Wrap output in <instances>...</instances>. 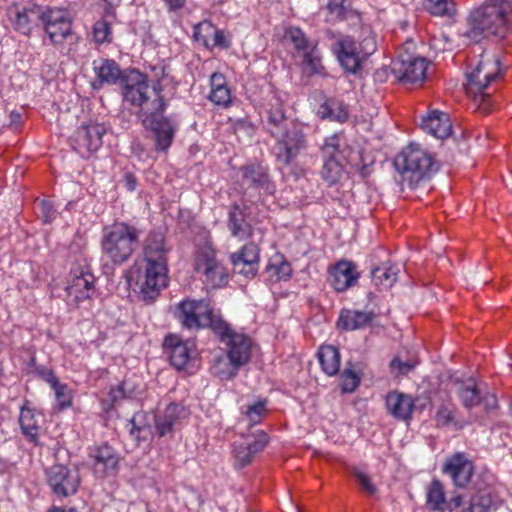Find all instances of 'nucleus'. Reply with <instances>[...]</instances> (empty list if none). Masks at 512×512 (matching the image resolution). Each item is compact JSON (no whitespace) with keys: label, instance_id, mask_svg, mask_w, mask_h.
Masks as SVG:
<instances>
[{"label":"nucleus","instance_id":"39","mask_svg":"<svg viewBox=\"0 0 512 512\" xmlns=\"http://www.w3.org/2000/svg\"><path fill=\"white\" fill-rule=\"evenodd\" d=\"M327 21L344 20L352 11V0H329L326 5Z\"/></svg>","mask_w":512,"mask_h":512},{"label":"nucleus","instance_id":"24","mask_svg":"<svg viewBox=\"0 0 512 512\" xmlns=\"http://www.w3.org/2000/svg\"><path fill=\"white\" fill-rule=\"evenodd\" d=\"M242 183L248 188L263 191L267 195L274 193L275 188L270 180L268 169L260 164H249L241 167Z\"/></svg>","mask_w":512,"mask_h":512},{"label":"nucleus","instance_id":"26","mask_svg":"<svg viewBox=\"0 0 512 512\" xmlns=\"http://www.w3.org/2000/svg\"><path fill=\"white\" fill-rule=\"evenodd\" d=\"M294 123L285 115L283 103L279 96L273 95L269 102V108L266 110V120L264 121L266 131L274 137L280 135L281 131Z\"/></svg>","mask_w":512,"mask_h":512},{"label":"nucleus","instance_id":"7","mask_svg":"<svg viewBox=\"0 0 512 512\" xmlns=\"http://www.w3.org/2000/svg\"><path fill=\"white\" fill-rule=\"evenodd\" d=\"M121 85L124 101L140 108L139 118L146 115L147 108H149L148 112L166 108V102L160 93L161 89L157 87L150 89L143 74L132 71Z\"/></svg>","mask_w":512,"mask_h":512},{"label":"nucleus","instance_id":"59","mask_svg":"<svg viewBox=\"0 0 512 512\" xmlns=\"http://www.w3.org/2000/svg\"><path fill=\"white\" fill-rule=\"evenodd\" d=\"M214 45L222 48H228L230 46V41L227 40L224 32L221 30H215L214 32Z\"/></svg>","mask_w":512,"mask_h":512},{"label":"nucleus","instance_id":"5","mask_svg":"<svg viewBox=\"0 0 512 512\" xmlns=\"http://www.w3.org/2000/svg\"><path fill=\"white\" fill-rule=\"evenodd\" d=\"M394 167L401 176V184L411 189L430 179L438 170L432 155L416 144L408 145L396 156Z\"/></svg>","mask_w":512,"mask_h":512},{"label":"nucleus","instance_id":"36","mask_svg":"<svg viewBox=\"0 0 512 512\" xmlns=\"http://www.w3.org/2000/svg\"><path fill=\"white\" fill-rule=\"evenodd\" d=\"M398 273L397 266L383 264L371 271V278L375 285L390 288L397 281Z\"/></svg>","mask_w":512,"mask_h":512},{"label":"nucleus","instance_id":"22","mask_svg":"<svg viewBox=\"0 0 512 512\" xmlns=\"http://www.w3.org/2000/svg\"><path fill=\"white\" fill-rule=\"evenodd\" d=\"M443 472L452 478L455 486L466 488L474 475V467L463 453H456L445 462Z\"/></svg>","mask_w":512,"mask_h":512},{"label":"nucleus","instance_id":"60","mask_svg":"<svg viewBox=\"0 0 512 512\" xmlns=\"http://www.w3.org/2000/svg\"><path fill=\"white\" fill-rule=\"evenodd\" d=\"M481 403L484 404L487 410H493L497 408V398L493 394L482 395Z\"/></svg>","mask_w":512,"mask_h":512},{"label":"nucleus","instance_id":"27","mask_svg":"<svg viewBox=\"0 0 512 512\" xmlns=\"http://www.w3.org/2000/svg\"><path fill=\"white\" fill-rule=\"evenodd\" d=\"M359 278L355 265L351 261L341 260L329 272V282L337 292H343L355 285Z\"/></svg>","mask_w":512,"mask_h":512},{"label":"nucleus","instance_id":"19","mask_svg":"<svg viewBox=\"0 0 512 512\" xmlns=\"http://www.w3.org/2000/svg\"><path fill=\"white\" fill-rule=\"evenodd\" d=\"M465 501V494H456L448 501L445 498L444 487L439 480L434 479L427 491V505L433 511L438 512H458L463 508Z\"/></svg>","mask_w":512,"mask_h":512},{"label":"nucleus","instance_id":"14","mask_svg":"<svg viewBox=\"0 0 512 512\" xmlns=\"http://www.w3.org/2000/svg\"><path fill=\"white\" fill-rule=\"evenodd\" d=\"M105 133L106 128L102 124L81 125L71 137L72 147L82 158H88L102 146Z\"/></svg>","mask_w":512,"mask_h":512},{"label":"nucleus","instance_id":"2","mask_svg":"<svg viewBox=\"0 0 512 512\" xmlns=\"http://www.w3.org/2000/svg\"><path fill=\"white\" fill-rule=\"evenodd\" d=\"M512 23V0H488L469 18L465 35L478 42L489 36L504 37Z\"/></svg>","mask_w":512,"mask_h":512},{"label":"nucleus","instance_id":"56","mask_svg":"<svg viewBox=\"0 0 512 512\" xmlns=\"http://www.w3.org/2000/svg\"><path fill=\"white\" fill-rule=\"evenodd\" d=\"M38 209L45 222H51L55 218V209L49 201H40L38 204Z\"/></svg>","mask_w":512,"mask_h":512},{"label":"nucleus","instance_id":"28","mask_svg":"<svg viewBox=\"0 0 512 512\" xmlns=\"http://www.w3.org/2000/svg\"><path fill=\"white\" fill-rule=\"evenodd\" d=\"M91 457L94 459V472L98 476L105 477L117 472L120 459L111 446L104 444L95 448Z\"/></svg>","mask_w":512,"mask_h":512},{"label":"nucleus","instance_id":"40","mask_svg":"<svg viewBox=\"0 0 512 512\" xmlns=\"http://www.w3.org/2000/svg\"><path fill=\"white\" fill-rule=\"evenodd\" d=\"M302 57V69L309 76L322 74L324 66L322 65L321 55L317 46L312 47L309 51L301 55Z\"/></svg>","mask_w":512,"mask_h":512},{"label":"nucleus","instance_id":"17","mask_svg":"<svg viewBox=\"0 0 512 512\" xmlns=\"http://www.w3.org/2000/svg\"><path fill=\"white\" fill-rule=\"evenodd\" d=\"M188 414V410L183 405L169 404L162 412L155 415L156 434L159 437L172 438Z\"/></svg>","mask_w":512,"mask_h":512},{"label":"nucleus","instance_id":"41","mask_svg":"<svg viewBox=\"0 0 512 512\" xmlns=\"http://www.w3.org/2000/svg\"><path fill=\"white\" fill-rule=\"evenodd\" d=\"M322 113L331 120L343 123L348 119V111L346 106L341 102H331L322 107Z\"/></svg>","mask_w":512,"mask_h":512},{"label":"nucleus","instance_id":"8","mask_svg":"<svg viewBox=\"0 0 512 512\" xmlns=\"http://www.w3.org/2000/svg\"><path fill=\"white\" fill-rule=\"evenodd\" d=\"M469 485L474 493L469 497L465 495L466 503L458 512H490L501 502L494 487V477L489 472L474 474Z\"/></svg>","mask_w":512,"mask_h":512},{"label":"nucleus","instance_id":"52","mask_svg":"<svg viewBox=\"0 0 512 512\" xmlns=\"http://www.w3.org/2000/svg\"><path fill=\"white\" fill-rule=\"evenodd\" d=\"M55 392V397L61 406V408H67L70 407L72 404L70 391L65 384H61L59 381L56 383V385H53L51 387Z\"/></svg>","mask_w":512,"mask_h":512},{"label":"nucleus","instance_id":"58","mask_svg":"<svg viewBox=\"0 0 512 512\" xmlns=\"http://www.w3.org/2000/svg\"><path fill=\"white\" fill-rule=\"evenodd\" d=\"M109 396H110L112 402L115 403L121 399L127 398L129 395H127V393L125 391V384L122 383L120 385L112 387L110 389Z\"/></svg>","mask_w":512,"mask_h":512},{"label":"nucleus","instance_id":"15","mask_svg":"<svg viewBox=\"0 0 512 512\" xmlns=\"http://www.w3.org/2000/svg\"><path fill=\"white\" fill-rule=\"evenodd\" d=\"M427 67L425 58L402 54L392 63V72L399 82L415 85L424 81Z\"/></svg>","mask_w":512,"mask_h":512},{"label":"nucleus","instance_id":"31","mask_svg":"<svg viewBox=\"0 0 512 512\" xmlns=\"http://www.w3.org/2000/svg\"><path fill=\"white\" fill-rule=\"evenodd\" d=\"M421 128L438 139H445L452 132L449 115L439 110H432L423 117Z\"/></svg>","mask_w":512,"mask_h":512},{"label":"nucleus","instance_id":"62","mask_svg":"<svg viewBox=\"0 0 512 512\" xmlns=\"http://www.w3.org/2000/svg\"><path fill=\"white\" fill-rule=\"evenodd\" d=\"M170 11H176L181 9L186 0H164Z\"/></svg>","mask_w":512,"mask_h":512},{"label":"nucleus","instance_id":"47","mask_svg":"<svg viewBox=\"0 0 512 512\" xmlns=\"http://www.w3.org/2000/svg\"><path fill=\"white\" fill-rule=\"evenodd\" d=\"M93 36L97 43L111 42V25L108 21L98 20L93 26Z\"/></svg>","mask_w":512,"mask_h":512},{"label":"nucleus","instance_id":"46","mask_svg":"<svg viewBox=\"0 0 512 512\" xmlns=\"http://www.w3.org/2000/svg\"><path fill=\"white\" fill-rule=\"evenodd\" d=\"M425 8L433 15L444 16L450 14L453 2L451 0H425Z\"/></svg>","mask_w":512,"mask_h":512},{"label":"nucleus","instance_id":"54","mask_svg":"<svg viewBox=\"0 0 512 512\" xmlns=\"http://www.w3.org/2000/svg\"><path fill=\"white\" fill-rule=\"evenodd\" d=\"M145 414L143 412L135 413L132 417L130 424V434L136 438H140V434L146 430V425L143 423Z\"/></svg>","mask_w":512,"mask_h":512},{"label":"nucleus","instance_id":"6","mask_svg":"<svg viewBox=\"0 0 512 512\" xmlns=\"http://www.w3.org/2000/svg\"><path fill=\"white\" fill-rule=\"evenodd\" d=\"M500 61L496 57H484L477 65L466 73L467 93L472 94L478 101V109L482 113H488L491 110L490 95L484 91L492 82L500 78Z\"/></svg>","mask_w":512,"mask_h":512},{"label":"nucleus","instance_id":"13","mask_svg":"<svg viewBox=\"0 0 512 512\" xmlns=\"http://www.w3.org/2000/svg\"><path fill=\"white\" fill-rule=\"evenodd\" d=\"M44 8L37 4L28 6L13 4L7 9V15L16 32L30 37L33 30L39 27L45 15Z\"/></svg>","mask_w":512,"mask_h":512},{"label":"nucleus","instance_id":"10","mask_svg":"<svg viewBox=\"0 0 512 512\" xmlns=\"http://www.w3.org/2000/svg\"><path fill=\"white\" fill-rule=\"evenodd\" d=\"M273 138L276 140L273 153L277 161L283 165L292 163L307 148L306 135L297 123L290 125L281 131L280 135H275Z\"/></svg>","mask_w":512,"mask_h":512},{"label":"nucleus","instance_id":"63","mask_svg":"<svg viewBox=\"0 0 512 512\" xmlns=\"http://www.w3.org/2000/svg\"><path fill=\"white\" fill-rule=\"evenodd\" d=\"M125 184L128 190L133 191L136 188V179L132 174L125 175Z\"/></svg>","mask_w":512,"mask_h":512},{"label":"nucleus","instance_id":"53","mask_svg":"<svg viewBox=\"0 0 512 512\" xmlns=\"http://www.w3.org/2000/svg\"><path fill=\"white\" fill-rule=\"evenodd\" d=\"M352 474L356 478L358 484L361 486L363 492L368 495H374L376 493L377 488L372 483L371 478L367 474L360 471L359 469H354Z\"/></svg>","mask_w":512,"mask_h":512},{"label":"nucleus","instance_id":"37","mask_svg":"<svg viewBox=\"0 0 512 512\" xmlns=\"http://www.w3.org/2000/svg\"><path fill=\"white\" fill-rule=\"evenodd\" d=\"M19 422L22 433L26 438L30 442L37 444L39 439V425L35 412L31 409H22Z\"/></svg>","mask_w":512,"mask_h":512},{"label":"nucleus","instance_id":"64","mask_svg":"<svg viewBox=\"0 0 512 512\" xmlns=\"http://www.w3.org/2000/svg\"><path fill=\"white\" fill-rule=\"evenodd\" d=\"M48 512H78V511L76 509H74V508L64 509V508H61V507H53Z\"/></svg>","mask_w":512,"mask_h":512},{"label":"nucleus","instance_id":"20","mask_svg":"<svg viewBox=\"0 0 512 512\" xmlns=\"http://www.w3.org/2000/svg\"><path fill=\"white\" fill-rule=\"evenodd\" d=\"M332 51L346 72L351 74L358 72L362 61L356 43L351 37L338 38L332 45Z\"/></svg>","mask_w":512,"mask_h":512},{"label":"nucleus","instance_id":"55","mask_svg":"<svg viewBox=\"0 0 512 512\" xmlns=\"http://www.w3.org/2000/svg\"><path fill=\"white\" fill-rule=\"evenodd\" d=\"M435 418L438 426H447L453 421V413L448 407L441 406Z\"/></svg>","mask_w":512,"mask_h":512},{"label":"nucleus","instance_id":"33","mask_svg":"<svg viewBox=\"0 0 512 512\" xmlns=\"http://www.w3.org/2000/svg\"><path fill=\"white\" fill-rule=\"evenodd\" d=\"M456 392L466 408H472L481 403L482 392L473 379L467 381H457Z\"/></svg>","mask_w":512,"mask_h":512},{"label":"nucleus","instance_id":"18","mask_svg":"<svg viewBox=\"0 0 512 512\" xmlns=\"http://www.w3.org/2000/svg\"><path fill=\"white\" fill-rule=\"evenodd\" d=\"M94 275L82 267L72 269L70 280L66 287L68 297L75 303L90 298L94 291Z\"/></svg>","mask_w":512,"mask_h":512},{"label":"nucleus","instance_id":"45","mask_svg":"<svg viewBox=\"0 0 512 512\" xmlns=\"http://www.w3.org/2000/svg\"><path fill=\"white\" fill-rule=\"evenodd\" d=\"M230 259L235 273L241 274L246 278H252L256 275L258 271L257 266L246 263L239 255H231Z\"/></svg>","mask_w":512,"mask_h":512},{"label":"nucleus","instance_id":"34","mask_svg":"<svg viewBox=\"0 0 512 512\" xmlns=\"http://www.w3.org/2000/svg\"><path fill=\"white\" fill-rule=\"evenodd\" d=\"M211 91L209 99L218 106L227 107L231 102L230 89L221 73H213L210 78Z\"/></svg>","mask_w":512,"mask_h":512},{"label":"nucleus","instance_id":"1","mask_svg":"<svg viewBox=\"0 0 512 512\" xmlns=\"http://www.w3.org/2000/svg\"><path fill=\"white\" fill-rule=\"evenodd\" d=\"M175 315L187 329L210 328L219 337L220 342L226 345L230 366L227 370H216V376L220 380L233 379L239 368L250 360V338L232 330L214 313L208 301L184 300L178 304Z\"/></svg>","mask_w":512,"mask_h":512},{"label":"nucleus","instance_id":"3","mask_svg":"<svg viewBox=\"0 0 512 512\" xmlns=\"http://www.w3.org/2000/svg\"><path fill=\"white\" fill-rule=\"evenodd\" d=\"M167 252L164 236L161 233L150 234L145 246V275L140 284L144 301H153L167 286Z\"/></svg>","mask_w":512,"mask_h":512},{"label":"nucleus","instance_id":"11","mask_svg":"<svg viewBox=\"0 0 512 512\" xmlns=\"http://www.w3.org/2000/svg\"><path fill=\"white\" fill-rule=\"evenodd\" d=\"M194 269L205 277L212 287H221L227 283L228 273L224 265L217 260L215 250L205 245L200 247L194 259Z\"/></svg>","mask_w":512,"mask_h":512},{"label":"nucleus","instance_id":"21","mask_svg":"<svg viewBox=\"0 0 512 512\" xmlns=\"http://www.w3.org/2000/svg\"><path fill=\"white\" fill-rule=\"evenodd\" d=\"M163 346L171 365L177 370L186 368L194 357V345L188 341H182L176 335L165 337Z\"/></svg>","mask_w":512,"mask_h":512},{"label":"nucleus","instance_id":"29","mask_svg":"<svg viewBox=\"0 0 512 512\" xmlns=\"http://www.w3.org/2000/svg\"><path fill=\"white\" fill-rule=\"evenodd\" d=\"M385 405L388 413L397 420L408 421L416 408L411 395L391 391L387 394Z\"/></svg>","mask_w":512,"mask_h":512},{"label":"nucleus","instance_id":"43","mask_svg":"<svg viewBox=\"0 0 512 512\" xmlns=\"http://www.w3.org/2000/svg\"><path fill=\"white\" fill-rule=\"evenodd\" d=\"M266 271L271 276H276V280H287L292 274V268L288 261L285 259H276L274 262L269 263Z\"/></svg>","mask_w":512,"mask_h":512},{"label":"nucleus","instance_id":"30","mask_svg":"<svg viewBox=\"0 0 512 512\" xmlns=\"http://www.w3.org/2000/svg\"><path fill=\"white\" fill-rule=\"evenodd\" d=\"M246 209L245 206L242 208L240 205L234 204L228 215L227 227L231 235L239 240H246L253 234V227L247 220Z\"/></svg>","mask_w":512,"mask_h":512},{"label":"nucleus","instance_id":"48","mask_svg":"<svg viewBox=\"0 0 512 512\" xmlns=\"http://www.w3.org/2000/svg\"><path fill=\"white\" fill-rule=\"evenodd\" d=\"M232 255H239L241 259L245 260L250 265L258 267L259 262V248L254 243L245 244L241 250L233 253Z\"/></svg>","mask_w":512,"mask_h":512},{"label":"nucleus","instance_id":"9","mask_svg":"<svg viewBox=\"0 0 512 512\" xmlns=\"http://www.w3.org/2000/svg\"><path fill=\"white\" fill-rule=\"evenodd\" d=\"M166 108H160L146 111V115L140 118L142 125L152 134L154 140V150L157 152H167L173 143L177 123L163 115ZM146 110H149L147 108Z\"/></svg>","mask_w":512,"mask_h":512},{"label":"nucleus","instance_id":"49","mask_svg":"<svg viewBox=\"0 0 512 512\" xmlns=\"http://www.w3.org/2000/svg\"><path fill=\"white\" fill-rule=\"evenodd\" d=\"M266 402L257 401L254 404L248 405L245 414L252 425H256L261 422L262 417L266 413Z\"/></svg>","mask_w":512,"mask_h":512},{"label":"nucleus","instance_id":"4","mask_svg":"<svg viewBox=\"0 0 512 512\" xmlns=\"http://www.w3.org/2000/svg\"><path fill=\"white\" fill-rule=\"evenodd\" d=\"M141 230L126 222H115L102 230L101 253L105 263L120 266L140 245Z\"/></svg>","mask_w":512,"mask_h":512},{"label":"nucleus","instance_id":"12","mask_svg":"<svg viewBox=\"0 0 512 512\" xmlns=\"http://www.w3.org/2000/svg\"><path fill=\"white\" fill-rule=\"evenodd\" d=\"M47 484L58 497H67L77 492L80 485V474L63 464H55L46 469Z\"/></svg>","mask_w":512,"mask_h":512},{"label":"nucleus","instance_id":"25","mask_svg":"<svg viewBox=\"0 0 512 512\" xmlns=\"http://www.w3.org/2000/svg\"><path fill=\"white\" fill-rule=\"evenodd\" d=\"M93 70L96 79L92 82L94 89H100L103 85H114L118 81L121 83L127 76L123 74L119 65L111 59L100 58L93 61Z\"/></svg>","mask_w":512,"mask_h":512},{"label":"nucleus","instance_id":"16","mask_svg":"<svg viewBox=\"0 0 512 512\" xmlns=\"http://www.w3.org/2000/svg\"><path fill=\"white\" fill-rule=\"evenodd\" d=\"M41 23L50 41L57 45L71 35L72 22L67 11L57 8H44Z\"/></svg>","mask_w":512,"mask_h":512},{"label":"nucleus","instance_id":"38","mask_svg":"<svg viewBox=\"0 0 512 512\" xmlns=\"http://www.w3.org/2000/svg\"><path fill=\"white\" fill-rule=\"evenodd\" d=\"M285 39L293 45L300 56L312 49V47L317 46V42L308 39L305 33L298 27L288 28L285 31Z\"/></svg>","mask_w":512,"mask_h":512},{"label":"nucleus","instance_id":"50","mask_svg":"<svg viewBox=\"0 0 512 512\" xmlns=\"http://www.w3.org/2000/svg\"><path fill=\"white\" fill-rule=\"evenodd\" d=\"M360 384V378L350 368H346L341 374V386L344 392H353Z\"/></svg>","mask_w":512,"mask_h":512},{"label":"nucleus","instance_id":"51","mask_svg":"<svg viewBox=\"0 0 512 512\" xmlns=\"http://www.w3.org/2000/svg\"><path fill=\"white\" fill-rule=\"evenodd\" d=\"M357 49L361 56V61L365 60L376 51V40L370 31L362 38Z\"/></svg>","mask_w":512,"mask_h":512},{"label":"nucleus","instance_id":"23","mask_svg":"<svg viewBox=\"0 0 512 512\" xmlns=\"http://www.w3.org/2000/svg\"><path fill=\"white\" fill-rule=\"evenodd\" d=\"M268 443L267 434L258 433L253 439L247 438L240 442L234 443L235 466L243 468L249 465L255 455L261 452Z\"/></svg>","mask_w":512,"mask_h":512},{"label":"nucleus","instance_id":"57","mask_svg":"<svg viewBox=\"0 0 512 512\" xmlns=\"http://www.w3.org/2000/svg\"><path fill=\"white\" fill-rule=\"evenodd\" d=\"M36 373L42 380L47 382L51 387L53 385H56V383L58 382V378L56 377L54 372L50 369L39 366L36 368Z\"/></svg>","mask_w":512,"mask_h":512},{"label":"nucleus","instance_id":"42","mask_svg":"<svg viewBox=\"0 0 512 512\" xmlns=\"http://www.w3.org/2000/svg\"><path fill=\"white\" fill-rule=\"evenodd\" d=\"M341 174L342 167L334 158H329L324 162L321 170V176L329 185L335 184L339 180Z\"/></svg>","mask_w":512,"mask_h":512},{"label":"nucleus","instance_id":"35","mask_svg":"<svg viewBox=\"0 0 512 512\" xmlns=\"http://www.w3.org/2000/svg\"><path fill=\"white\" fill-rule=\"evenodd\" d=\"M318 358L323 371L328 376H333L338 373L340 368V354L335 346H321L318 352Z\"/></svg>","mask_w":512,"mask_h":512},{"label":"nucleus","instance_id":"61","mask_svg":"<svg viewBox=\"0 0 512 512\" xmlns=\"http://www.w3.org/2000/svg\"><path fill=\"white\" fill-rule=\"evenodd\" d=\"M230 366V360L227 362L223 358H218L215 361L214 366L212 367L213 373L216 376V370H227V368Z\"/></svg>","mask_w":512,"mask_h":512},{"label":"nucleus","instance_id":"32","mask_svg":"<svg viewBox=\"0 0 512 512\" xmlns=\"http://www.w3.org/2000/svg\"><path fill=\"white\" fill-rule=\"evenodd\" d=\"M375 318V314L372 311H360V310H342L337 322L340 329L346 331H354L365 328Z\"/></svg>","mask_w":512,"mask_h":512},{"label":"nucleus","instance_id":"44","mask_svg":"<svg viewBox=\"0 0 512 512\" xmlns=\"http://www.w3.org/2000/svg\"><path fill=\"white\" fill-rule=\"evenodd\" d=\"M418 362L416 360H403L400 356L394 357L389 364L391 374L395 377H401L411 372Z\"/></svg>","mask_w":512,"mask_h":512}]
</instances>
